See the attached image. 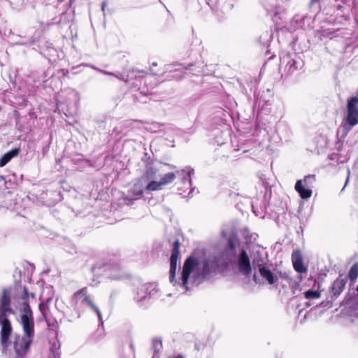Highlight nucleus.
I'll return each mask as SVG.
<instances>
[{
    "instance_id": "3",
    "label": "nucleus",
    "mask_w": 358,
    "mask_h": 358,
    "mask_svg": "<svg viewBox=\"0 0 358 358\" xmlns=\"http://www.w3.org/2000/svg\"><path fill=\"white\" fill-rule=\"evenodd\" d=\"M10 289H3L0 297V345L3 351H6L10 345L9 338L13 329L8 315L13 313L10 307Z\"/></svg>"
},
{
    "instance_id": "18",
    "label": "nucleus",
    "mask_w": 358,
    "mask_h": 358,
    "mask_svg": "<svg viewBox=\"0 0 358 358\" xmlns=\"http://www.w3.org/2000/svg\"><path fill=\"white\" fill-rule=\"evenodd\" d=\"M19 152L20 148H15L5 153L0 159V167L4 166L7 163H8L11 160V159L16 157L19 154Z\"/></svg>"
},
{
    "instance_id": "5",
    "label": "nucleus",
    "mask_w": 358,
    "mask_h": 358,
    "mask_svg": "<svg viewBox=\"0 0 358 358\" xmlns=\"http://www.w3.org/2000/svg\"><path fill=\"white\" fill-rule=\"evenodd\" d=\"M91 271L93 273L91 286L98 285L105 275L111 279H120L123 276L122 267L119 263H106L105 261L102 259L96 261L94 263Z\"/></svg>"
},
{
    "instance_id": "11",
    "label": "nucleus",
    "mask_w": 358,
    "mask_h": 358,
    "mask_svg": "<svg viewBox=\"0 0 358 358\" xmlns=\"http://www.w3.org/2000/svg\"><path fill=\"white\" fill-rule=\"evenodd\" d=\"M177 174L182 177V182L185 185V187L181 188L183 192H186L187 190H189V194L193 191L192 188V178L191 176L194 174V170L190 167H186L185 169L177 171Z\"/></svg>"
},
{
    "instance_id": "25",
    "label": "nucleus",
    "mask_w": 358,
    "mask_h": 358,
    "mask_svg": "<svg viewBox=\"0 0 358 358\" xmlns=\"http://www.w3.org/2000/svg\"><path fill=\"white\" fill-rule=\"evenodd\" d=\"M91 310L94 311L95 316L96 317V318L98 320L99 325L101 324V326H103V322L102 320L101 314V312L99 311V310L96 306H94L91 303Z\"/></svg>"
},
{
    "instance_id": "8",
    "label": "nucleus",
    "mask_w": 358,
    "mask_h": 358,
    "mask_svg": "<svg viewBox=\"0 0 358 358\" xmlns=\"http://www.w3.org/2000/svg\"><path fill=\"white\" fill-rule=\"evenodd\" d=\"M158 292L157 286L154 283L141 285L137 289L134 296V300L137 303H142L145 300L157 296Z\"/></svg>"
},
{
    "instance_id": "34",
    "label": "nucleus",
    "mask_w": 358,
    "mask_h": 358,
    "mask_svg": "<svg viewBox=\"0 0 358 358\" xmlns=\"http://www.w3.org/2000/svg\"><path fill=\"white\" fill-rule=\"evenodd\" d=\"M348 182V178H347L346 180V182H345V185L347 184V182Z\"/></svg>"
},
{
    "instance_id": "16",
    "label": "nucleus",
    "mask_w": 358,
    "mask_h": 358,
    "mask_svg": "<svg viewBox=\"0 0 358 358\" xmlns=\"http://www.w3.org/2000/svg\"><path fill=\"white\" fill-rule=\"evenodd\" d=\"M269 264L264 259V257L259 253L256 252L252 256V266L255 272L259 271L262 268H264Z\"/></svg>"
},
{
    "instance_id": "22",
    "label": "nucleus",
    "mask_w": 358,
    "mask_h": 358,
    "mask_svg": "<svg viewBox=\"0 0 358 358\" xmlns=\"http://www.w3.org/2000/svg\"><path fill=\"white\" fill-rule=\"evenodd\" d=\"M348 277L351 280H355L358 277V263H355L351 267Z\"/></svg>"
},
{
    "instance_id": "4",
    "label": "nucleus",
    "mask_w": 358,
    "mask_h": 358,
    "mask_svg": "<svg viewBox=\"0 0 358 358\" xmlns=\"http://www.w3.org/2000/svg\"><path fill=\"white\" fill-rule=\"evenodd\" d=\"M253 280L257 284L270 285L279 289L286 287L290 283V278L287 273L275 268L272 264L255 272Z\"/></svg>"
},
{
    "instance_id": "30",
    "label": "nucleus",
    "mask_w": 358,
    "mask_h": 358,
    "mask_svg": "<svg viewBox=\"0 0 358 358\" xmlns=\"http://www.w3.org/2000/svg\"><path fill=\"white\" fill-rule=\"evenodd\" d=\"M61 71L62 72L64 76H66V74L69 73V71L67 70H64V69H62Z\"/></svg>"
},
{
    "instance_id": "7",
    "label": "nucleus",
    "mask_w": 358,
    "mask_h": 358,
    "mask_svg": "<svg viewBox=\"0 0 358 358\" xmlns=\"http://www.w3.org/2000/svg\"><path fill=\"white\" fill-rule=\"evenodd\" d=\"M342 122V127L345 130L346 136L352 127L358 124V97L354 96L350 99L347 104V116Z\"/></svg>"
},
{
    "instance_id": "33",
    "label": "nucleus",
    "mask_w": 358,
    "mask_h": 358,
    "mask_svg": "<svg viewBox=\"0 0 358 358\" xmlns=\"http://www.w3.org/2000/svg\"><path fill=\"white\" fill-rule=\"evenodd\" d=\"M229 7V8H231L232 5H231V4H230Z\"/></svg>"
},
{
    "instance_id": "6",
    "label": "nucleus",
    "mask_w": 358,
    "mask_h": 358,
    "mask_svg": "<svg viewBox=\"0 0 358 358\" xmlns=\"http://www.w3.org/2000/svg\"><path fill=\"white\" fill-rule=\"evenodd\" d=\"M157 174V170L152 167H148L144 172L141 180L148 182L145 187L146 192H150L154 191H159L164 188L165 186L172 183L176 178L174 173H167L164 174L159 180H155Z\"/></svg>"
},
{
    "instance_id": "1",
    "label": "nucleus",
    "mask_w": 358,
    "mask_h": 358,
    "mask_svg": "<svg viewBox=\"0 0 358 358\" xmlns=\"http://www.w3.org/2000/svg\"><path fill=\"white\" fill-rule=\"evenodd\" d=\"M179 256V242L176 241L173 243V247L170 259V282L174 285L178 284L185 291L189 289L187 286L189 279L192 280V283L199 284L201 280L206 278L211 273L214 272L221 264H225V262H220L216 257L208 258L203 261L201 266V271L195 273V268L198 265L195 258L189 257L187 258L183 265L182 277L180 281L177 282L175 280L176 271L177 268V261Z\"/></svg>"
},
{
    "instance_id": "2",
    "label": "nucleus",
    "mask_w": 358,
    "mask_h": 358,
    "mask_svg": "<svg viewBox=\"0 0 358 358\" xmlns=\"http://www.w3.org/2000/svg\"><path fill=\"white\" fill-rule=\"evenodd\" d=\"M22 329V335L15 334L12 341L9 338L10 345L12 344L16 358L24 357L30 350L35 335L34 320L27 315L22 317V320L19 321ZM10 346H8L9 348Z\"/></svg>"
},
{
    "instance_id": "28",
    "label": "nucleus",
    "mask_w": 358,
    "mask_h": 358,
    "mask_svg": "<svg viewBox=\"0 0 358 358\" xmlns=\"http://www.w3.org/2000/svg\"><path fill=\"white\" fill-rule=\"evenodd\" d=\"M234 245L233 243L230 241L229 243V248L227 249V252L234 253Z\"/></svg>"
},
{
    "instance_id": "10",
    "label": "nucleus",
    "mask_w": 358,
    "mask_h": 358,
    "mask_svg": "<svg viewBox=\"0 0 358 358\" xmlns=\"http://www.w3.org/2000/svg\"><path fill=\"white\" fill-rule=\"evenodd\" d=\"M29 292H28V289H27L26 287H24V289H23V294L22 296V308H20V320H22V317L24 315H27L29 319V318H31L32 320H34V314H33V311L31 310V308L29 305Z\"/></svg>"
},
{
    "instance_id": "27",
    "label": "nucleus",
    "mask_w": 358,
    "mask_h": 358,
    "mask_svg": "<svg viewBox=\"0 0 358 358\" xmlns=\"http://www.w3.org/2000/svg\"><path fill=\"white\" fill-rule=\"evenodd\" d=\"M49 358H60V353L56 350H51Z\"/></svg>"
},
{
    "instance_id": "15",
    "label": "nucleus",
    "mask_w": 358,
    "mask_h": 358,
    "mask_svg": "<svg viewBox=\"0 0 358 358\" xmlns=\"http://www.w3.org/2000/svg\"><path fill=\"white\" fill-rule=\"evenodd\" d=\"M295 189L303 199H309L312 195V189L304 186L302 180H299L296 182Z\"/></svg>"
},
{
    "instance_id": "19",
    "label": "nucleus",
    "mask_w": 358,
    "mask_h": 358,
    "mask_svg": "<svg viewBox=\"0 0 358 358\" xmlns=\"http://www.w3.org/2000/svg\"><path fill=\"white\" fill-rule=\"evenodd\" d=\"M347 282L346 278H337L332 285V291L334 295H339L344 289Z\"/></svg>"
},
{
    "instance_id": "20",
    "label": "nucleus",
    "mask_w": 358,
    "mask_h": 358,
    "mask_svg": "<svg viewBox=\"0 0 358 358\" xmlns=\"http://www.w3.org/2000/svg\"><path fill=\"white\" fill-rule=\"evenodd\" d=\"M162 348V342L161 339L155 338L152 341V350L154 351L153 358H159L158 354L160 352Z\"/></svg>"
},
{
    "instance_id": "31",
    "label": "nucleus",
    "mask_w": 358,
    "mask_h": 358,
    "mask_svg": "<svg viewBox=\"0 0 358 358\" xmlns=\"http://www.w3.org/2000/svg\"><path fill=\"white\" fill-rule=\"evenodd\" d=\"M319 0H312V3H315V2H317Z\"/></svg>"
},
{
    "instance_id": "24",
    "label": "nucleus",
    "mask_w": 358,
    "mask_h": 358,
    "mask_svg": "<svg viewBox=\"0 0 358 358\" xmlns=\"http://www.w3.org/2000/svg\"><path fill=\"white\" fill-rule=\"evenodd\" d=\"M305 296L306 299H319L320 293L315 290H308L305 292Z\"/></svg>"
},
{
    "instance_id": "17",
    "label": "nucleus",
    "mask_w": 358,
    "mask_h": 358,
    "mask_svg": "<svg viewBox=\"0 0 358 358\" xmlns=\"http://www.w3.org/2000/svg\"><path fill=\"white\" fill-rule=\"evenodd\" d=\"M143 194V187L139 184H135L133 187L129 189L127 198L129 200H136Z\"/></svg>"
},
{
    "instance_id": "13",
    "label": "nucleus",
    "mask_w": 358,
    "mask_h": 358,
    "mask_svg": "<svg viewBox=\"0 0 358 358\" xmlns=\"http://www.w3.org/2000/svg\"><path fill=\"white\" fill-rule=\"evenodd\" d=\"M292 261L296 271L300 273H306L307 268L303 265V259L299 251H294L292 253Z\"/></svg>"
},
{
    "instance_id": "12",
    "label": "nucleus",
    "mask_w": 358,
    "mask_h": 358,
    "mask_svg": "<svg viewBox=\"0 0 358 358\" xmlns=\"http://www.w3.org/2000/svg\"><path fill=\"white\" fill-rule=\"evenodd\" d=\"M238 262L240 272L245 275H249L251 273L252 269L249 257L245 250H243L241 251Z\"/></svg>"
},
{
    "instance_id": "26",
    "label": "nucleus",
    "mask_w": 358,
    "mask_h": 358,
    "mask_svg": "<svg viewBox=\"0 0 358 358\" xmlns=\"http://www.w3.org/2000/svg\"><path fill=\"white\" fill-rule=\"evenodd\" d=\"M105 74H108V75H113L115 76L117 78L120 79V80H122L125 82H129V80L128 78H125L124 77L122 76V75L120 73H117V74H115V73H109V72H107V71H104L103 72Z\"/></svg>"
},
{
    "instance_id": "21",
    "label": "nucleus",
    "mask_w": 358,
    "mask_h": 358,
    "mask_svg": "<svg viewBox=\"0 0 358 358\" xmlns=\"http://www.w3.org/2000/svg\"><path fill=\"white\" fill-rule=\"evenodd\" d=\"M315 181V177L314 175H308V176H306L303 180H302L303 185L308 188L311 189L313 187V185Z\"/></svg>"
},
{
    "instance_id": "32",
    "label": "nucleus",
    "mask_w": 358,
    "mask_h": 358,
    "mask_svg": "<svg viewBox=\"0 0 358 358\" xmlns=\"http://www.w3.org/2000/svg\"><path fill=\"white\" fill-rule=\"evenodd\" d=\"M104 5H105V4H104V3H103V5H102V9H103V8H104Z\"/></svg>"
},
{
    "instance_id": "9",
    "label": "nucleus",
    "mask_w": 358,
    "mask_h": 358,
    "mask_svg": "<svg viewBox=\"0 0 358 358\" xmlns=\"http://www.w3.org/2000/svg\"><path fill=\"white\" fill-rule=\"evenodd\" d=\"M280 62L281 64L285 65V68L289 73H293L302 66L301 60L295 54L293 55L289 53L285 54L281 57Z\"/></svg>"
},
{
    "instance_id": "23",
    "label": "nucleus",
    "mask_w": 358,
    "mask_h": 358,
    "mask_svg": "<svg viewBox=\"0 0 358 358\" xmlns=\"http://www.w3.org/2000/svg\"><path fill=\"white\" fill-rule=\"evenodd\" d=\"M38 308H39V310L41 312L42 318L44 320H47V319H48L47 312H48V310L49 309L48 306L47 305L44 304L43 302H41L38 305Z\"/></svg>"
},
{
    "instance_id": "29",
    "label": "nucleus",
    "mask_w": 358,
    "mask_h": 358,
    "mask_svg": "<svg viewBox=\"0 0 358 358\" xmlns=\"http://www.w3.org/2000/svg\"><path fill=\"white\" fill-rule=\"evenodd\" d=\"M168 358H183L181 355H172L169 357Z\"/></svg>"
},
{
    "instance_id": "14",
    "label": "nucleus",
    "mask_w": 358,
    "mask_h": 358,
    "mask_svg": "<svg viewBox=\"0 0 358 358\" xmlns=\"http://www.w3.org/2000/svg\"><path fill=\"white\" fill-rule=\"evenodd\" d=\"M73 300L77 305H90V299L87 287H84L73 294Z\"/></svg>"
}]
</instances>
